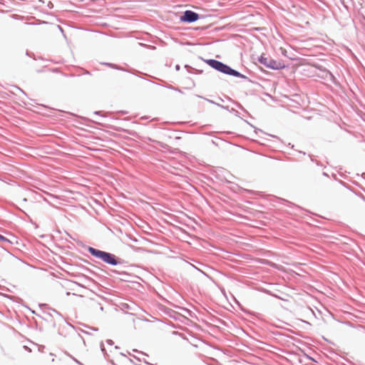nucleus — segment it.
Listing matches in <instances>:
<instances>
[{
    "mask_svg": "<svg viewBox=\"0 0 365 365\" xmlns=\"http://www.w3.org/2000/svg\"><path fill=\"white\" fill-rule=\"evenodd\" d=\"M86 250L91 256L110 266L115 267L128 264L127 261L111 252L98 250L91 246H88Z\"/></svg>",
    "mask_w": 365,
    "mask_h": 365,
    "instance_id": "nucleus-1",
    "label": "nucleus"
},
{
    "mask_svg": "<svg viewBox=\"0 0 365 365\" xmlns=\"http://www.w3.org/2000/svg\"><path fill=\"white\" fill-rule=\"evenodd\" d=\"M205 62L209 66H210L212 68H213L215 71L220 72L223 74L246 79L249 82H252L245 75H244V74L241 73L240 72H239L238 71L231 68L229 65H227L222 61H220L218 60L213 59V58H209L207 60H205Z\"/></svg>",
    "mask_w": 365,
    "mask_h": 365,
    "instance_id": "nucleus-2",
    "label": "nucleus"
},
{
    "mask_svg": "<svg viewBox=\"0 0 365 365\" xmlns=\"http://www.w3.org/2000/svg\"><path fill=\"white\" fill-rule=\"evenodd\" d=\"M257 61L266 68L274 71H279L286 68L282 61H277L272 58H267L264 55L259 56Z\"/></svg>",
    "mask_w": 365,
    "mask_h": 365,
    "instance_id": "nucleus-3",
    "label": "nucleus"
},
{
    "mask_svg": "<svg viewBox=\"0 0 365 365\" xmlns=\"http://www.w3.org/2000/svg\"><path fill=\"white\" fill-rule=\"evenodd\" d=\"M203 18L204 16L202 15H200L195 11L186 10L180 16V21L183 23L192 24Z\"/></svg>",
    "mask_w": 365,
    "mask_h": 365,
    "instance_id": "nucleus-4",
    "label": "nucleus"
},
{
    "mask_svg": "<svg viewBox=\"0 0 365 365\" xmlns=\"http://www.w3.org/2000/svg\"><path fill=\"white\" fill-rule=\"evenodd\" d=\"M101 64L102 65H104V66H106L109 68H111L113 69H115V70H118V71H124V72H128V73H130L133 75H135L139 78H142L141 76H138L137 74V73H139V71H135V70H133V71H128L117 64H115V63H109V62H101Z\"/></svg>",
    "mask_w": 365,
    "mask_h": 365,
    "instance_id": "nucleus-5",
    "label": "nucleus"
},
{
    "mask_svg": "<svg viewBox=\"0 0 365 365\" xmlns=\"http://www.w3.org/2000/svg\"><path fill=\"white\" fill-rule=\"evenodd\" d=\"M110 272L113 274H119V275L122 276L123 277L120 278L121 280L125 281V282L128 281L127 277H130V274L127 272H125V271L120 272V271H118L116 269H110Z\"/></svg>",
    "mask_w": 365,
    "mask_h": 365,
    "instance_id": "nucleus-6",
    "label": "nucleus"
},
{
    "mask_svg": "<svg viewBox=\"0 0 365 365\" xmlns=\"http://www.w3.org/2000/svg\"><path fill=\"white\" fill-rule=\"evenodd\" d=\"M0 242L3 244L1 247L5 250H7L6 245H10L12 244V242L9 239L4 237L1 234H0Z\"/></svg>",
    "mask_w": 365,
    "mask_h": 365,
    "instance_id": "nucleus-7",
    "label": "nucleus"
},
{
    "mask_svg": "<svg viewBox=\"0 0 365 365\" xmlns=\"http://www.w3.org/2000/svg\"><path fill=\"white\" fill-rule=\"evenodd\" d=\"M141 78H143V79H144L145 81H148V82H150V83H151L153 84L158 85V86H163V87L166 88H168L169 90H172V91L176 90L175 86H173L172 85H170V84H160V83H156L155 81H153L151 80H149V79H147V78H143V77Z\"/></svg>",
    "mask_w": 365,
    "mask_h": 365,
    "instance_id": "nucleus-8",
    "label": "nucleus"
},
{
    "mask_svg": "<svg viewBox=\"0 0 365 365\" xmlns=\"http://www.w3.org/2000/svg\"><path fill=\"white\" fill-rule=\"evenodd\" d=\"M39 307L41 308V309H49L50 311H51L52 312H53L54 314H56V315H58V317H62V314L58 312L57 310H56L55 309H53V308H51L48 307V304H39Z\"/></svg>",
    "mask_w": 365,
    "mask_h": 365,
    "instance_id": "nucleus-9",
    "label": "nucleus"
},
{
    "mask_svg": "<svg viewBox=\"0 0 365 365\" xmlns=\"http://www.w3.org/2000/svg\"><path fill=\"white\" fill-rule=\"evenodd\" d=\"M185 68H186L187 71L188 73H194L195 72V71H197L196 68H193V67H192V66H189L187 64H186L185 66Z\"/></svg>",
    "mask_w": 365,
    "mask_h": 365,
    "instance_id": "nucleus-10",
    "label": "nucleus"
},
{
    "mask_svg": "<svg viewBox=\"0 0 365 365\" xmlns=\"http://www.w3.org/2000/svg\"><path fill=\"white\" fill-rule=\"evenodd\" d=\"M100 347H101V350L103 352V354H104L105 357L108 356V354H107L106 349L104 346L103 341L101 342Z\"/></svg>",
    "mask_w": 365,
    "mask_h": 365,
    "instance_id": "nucleus-11",
    "label": "nucleus"
},
{
    "mask_svg": "<svg viewBox=\"0 0 365 365\" xmlns=\"http://www.w3.org/2000/svg\"><path fill=\"white\" fill-rule=\"evenodd\" d=\"M338 181L344 187H346V189L349 190L350 191H353V190L351 188V187L349 186L345 182H344V181H342L341 180H339Z\"/></svg>",
    "mask_w": 365,
    "mask_h": 365,
    "instance_id": "nucleus-12",
    "label": "nucleus"
},
{
    "mask_svg": "<svg viewBox=\"0 0 365 365\" xmlns=\"http://www.w3.org/2000/svg\"><path fill=\"white\" fill-rule=\"evenodd\" d=\"M289 206L290 207H294L295 210H303V209H302L301 207H299V206H298V205H295V204H294V203L289 202ZM304 211H305V210H304Z\"/></svg>",
    "mask_w": 365,
    "mask_h": 365,
    "instance_id": "nucleus-13",
    "label": "nucleus"
},
{
    "mask_svg": "<svg viewBox=\"0 0 365 365\" xmlns=\"http://www.w3.org/2000/svg\"><path fill=\"white\" fill-rule=\"evenodd\" d=\"M356 195H357L358 197H359L361 200H363L364 201H365V196L359 192H356L354 190L352 191Z\"/></svg>",
    "mask_w": 365,
    "mask_h": 365,
    "instance_id": "nucleus-14",
    "label": "nucleus"
},
{
    "mask_svg": "<svg viewBox=\"0 0 365 365\" xmlns=\"http://www.w3.org/2000/svg\"><path fill=\"white\" fill-rule=\"evenodd\" d=\"M196 96H197V98H202V99H204V100L207 101V102H209L210 103L215 104V103H216L215 101H212V100H210V99H208V98H204V97H202V96H200V95H196Z\"/></svg>",
    "mask_w": 365,
    "mask_h": 365,
    "instance_id": "nucleus-15",
    "label": "nucleus"
},
{
    "mask_svg": "<svg viewBox=\"0 0 365 365\" xmlns=\"http://www.w3.org/2000/svg\"><path fill=\"white\" fill-rule=\"evenodd\" d=\"M308 155L310 158L312 162L315 163L317 165L322 166V164L319 161H317V160H314L311 155L309 154Z\"/></svg>",
    "mask_w": 365,
    "mask_h": 365,
    "instance_id": "nucleus-16",
    "label": "nucleus"
},
{
    "mask_svg": "<svg viewBox=\"0 0 365 365\" xmlns=\"http://www.w3.org/2000/svg\"><path fill=\"white\" fill-rule=\"evenodd\" d=\"M168 311L165 312L167 314H168L170 317H173L174 319H176L175 317L172 315V313H175V312L170 309H167Z\"/></svg>",
    "mask_w": 365,
    "mask_h": 365,
    "instance_id": "nucleus-17",
    "label": "nucleus"
},
{
    "mask_svg": "<svg viewBox=\"0 0 365 365\" xmlns=\"http://www.w3.org/2000/svg\"><path fill=\"white\" fill-rule=\"evenodd\" d=\"M230 112L234 113L236 116L240 117V113L235 108H231Z\"/></svg>",
    "mask_w": 365,
    "mask_h": 365,
    "instance_id": "nucleus-18",
    "label": "nucleus"
},
{
    "mask_svg": "<svg viewBox=\"0 0 365 365\" xmlns=\"http://www.w3.org/2000/svg\"><path fill=\"white\" fill-rule=\"evenodd\" d=\"M32 312H33L34 314H36L38 317H39L42 318V319H43V320H45V321H49V320H50V319L48 318V317H46V318H45V317H41L40 315L37 314L34 311H32Z\"/></svg>",
    "mask_w": 365,
    "mask_h": 365,
    "instance_id": "nucleus-19",
    "label": "nucleus"
},
{
    "mask_svg": "<svg viewBox=\"0 0 365 365\" xmlns=\"http://www.w3.org/2000/svg\"><path fill=\"white\" fill-rule=\"evenodd\" d=\"M32 312H33L34 314H36L38 317H39L42 318V319H43V320H45V321H49V320H50V319L48 318V317H46V318H45V317H41L40 315L37 314L34 311H32Z\"/></svg>",
    "mask_w": 365,
    "mask_h": 365,
    "instance_id": "nucleus-20",
    "label": "nucleus"
},
{
    "mask_svg": "<svg viewBox=\"0 0 365 365\" xmlns=\"http://www.w3.org/2000/svg\"><path fill=\"white\" fill-rule=\"evenodd\" d=\"M106 343H107L108 345H110V346H113V344H114V342H113V340H111V339H107V340H106Z\"/></svg>",
    "mask_w": 365,
    "mask_h": 365,
    "instance_id": "nucleus-21",
    "label": "nucleus"
},
{
    "mask_svg": "<svg viewBox=\"0 0 365 365\" xmlns=\"http://www.w3.org/2000/svg\"><path fill=\"white\" fill-rule=\"evenodd\" d=\"M73 360L78 364L79 365H84L83 364H82L81 361H79L78 359H76V358L74 357H72Z\"/></svg>",
    "mask_w": 365,
    "mask_h": 365,
    "instance_id": "nucleus-22",
    "label": "nucleus"
},
{
    "mask_svg": "<svg viewBox=\"0 0 365 365\" xmlns=\"http://www.w3.org/2000/svg\"><path fill=\"white\" fill-rule=\"evenodd\" d=\"M84 327H88V328H89V329H92L93 331H98V328H96V327H88V326H87V325H84Z\"/></svg>",
    "mask_w": 365,
    "mask_h": 365,
    "instance_id": "nucleus-23",
    "label": "nucleus"
},
{
    "mask_svg": "<svg viewBox=\"0 0 365 365\" xmlns=\"http://www.w3.org/2000/svg\"><path fill=\"white\" fill-rule=\"evenodd\" d=\"M258 132L263 133V131L261 129L255 128V133L257 134Z\"/></svg>",
    "mask_w": 365,
    "mask_h": 365,
    "instance_id": "nucleus-24",
    "label": "nucleus"
},
{
    "mask_svg": "<svg viewBox=\"0 0 365 365\" xmlns=\"http://www.w3.org/2000/svg\"><path fill=\"white\" fill-rule=\"evenodd\" d=\"M26 55L29 56V57H31V58L33 57V56H34V54L30 53L29 51H26Z\"/></svg>",
    "mask_w": 365,
    "mask_h": 365,
    "instance_id": "nucleus-25",
    "label": "nucleus"
},
{
    "mask_svg": "<svg viewBox=\"0 0 365 365\" xmlns=\"http://www.w3.org/2000/svg\"><path fill=\"white\" fill-rule=\"evenodd\" d=\"M16 88L19 89L24 95H25L26 96H27V94L22 90L18 86H15Z\"/></svg>",
    "mask_w": 365,
    "mask_h": 365,
    "instance_id": "nucleus-26",
    "label": "nucleus"
},
{
    "mask_svg": "<svg viewBox=\"0 0 365 365\" xmlns=\"http://www.w3.org/2000/svg\"><path fill=\"white\" fill-rule=\"evenodd\" d=\"M123 308L129 309L130 306L128 304H122Z\"/></svg>",
    "mask_w": 365,
    "mask_h": 365,
    "instance_id": "nucleus-27",
    "label": "nucleus"
},
{
    "mask_svg": "<svg viewBox=\"0 0 365 365\" xmlns=\"http://www.w3.org/2000/svg\"><path fill=\"white\" fill-rule=\"evenodd\" d=\"M175 89H177V90H175V91L179 92L180 93H183L182 91L180 88L175 87Z\"/></svg>",
    "mask_w": 365,
    "mask_h": 365,
    "instance_id": "nucleus-28",
    "label": "nucleus"
},
{
    "mask_svg": "<svg viewBox=\"0 0 365 365\" xmlns=\"http://www.w3.org/2000/svg\"><path fill=\"white\" fill-rule=\"evenodd\" d=\"M175 68L177 71L180 70V66L179 64L175 65Z\"/></svg>",
    "mask_w": 365,
    "mask_h": 365,
    "instance_id": "nucleus-29",
    "label": "nucleus"
},
{
    "mask_svg": "<svg viewBox=\"0 0 365 365\" xmlns=\"http://www.w3.org/2000/svg\"><path fill=\"white\" fill-rule=\"evenodd\" d=\"M327 73L330 76L331 78H335V77L334 76V75L329 71H327Z\"/></svg>",
    "mask_w": 365,
    "mask_h": 365,
    "instance_id": "nucleus-30",
    "label": "nucleus"
},
{
    "mask_svg": "<svg viewBox=\"0 0 365 365\" xmlns=\"http://www.w3.org/2000/svg\"><path fill=\"white\" fill-rule=\"evenodd\" d=\"M44 313H45L46 315H48V317L49 318H52V317H53V315H52V314H51V313H50V312H44Z\"/></svg>",
    "mask_w": 365,
    "mask_h": 365,
    "instance_id": "nucleus-31",
    "label": "nucleus"
},
{
    "mask_svg": "<svg viewBox=\"0 0 365 365\" xmlns=\"http://www.w3.org/2000/svg\"><path fill=\"white\" fill-rule=\"evenodd\" d=\"M173 334H175V335H177V334H178V335H180V336H182V334H180V333H179V332H178V331H173Z\"/></svg>",
    "mask_w": 365,
    "mask_h": 365,
    "instance_id": "nucleus-32",
    "label": "nucleus"
},
{
    "mask_svg": "<svg viewBox=\"0 0 365 365\" xmlns=\"http://www.w3.org/2000/svg\"><path fill=\"white\" fill-rule=\"evenodd\" d=\"M222 109H225V110H228L229 112H230V109L229 108V106H222Z\"/></svg>",
    "mask_w": 365,
    "mask_h": 365,
    "instance_id": "nucleus-33",
    "label": "nucleus"
},
{
    "mask_svg": "<svg viewBox=\"0 0 365 365\" xmlns=\"http://www.w3.org/2000/svg\"><path fill=\"white\" fill-rule=\"evenodd\" d=\"M101 113V111H95L93 113L94 115H98L103 116Z\"/></svg>",
    "mask_w": 365,
    "mask_h": 365,
    "instance_id": "nucleus-34",
    "label": "nucleus"
},
{
    "mask_svg": "<svg viewBox=\"0 0 365 365\" xmlns=\"http://www.w3.org/2000/svg\"><path fill=\"white\" fill-rule=\"evenodd\" d=\"M195 73H197V74H200V73H202V70H197V71H195Z\"/></svg>",
    "mask_w": 365,
    "mask_h": 365,
    "instance_id": "nucleus-35",
    "label": "nucleus"
},
{
    "mask_svg": "<svg viewBox=\"0 0 365 365\" xmlns=\"http://www.w3.org/2000/svg\"><path fill=\"white\" fill-rule=\"evenodd\" d=\"M297 152H298L299 153H301V154L304 155H307V153H306L305 152L302 151V150H297Z\"/></svg>",
    "mask_w": 365,
    "mask_h": 365,
    "instance_id": "nucleus-36",
    "label": "nucleus"
},
{
    "mask_svg": "<svg viewBox=\"0 0 365 365\" xmlns=\"http://www.w3.org/2000/svg\"><path fill=\"white\" fill-rule=\"evenodd\" d=\"M58 29L61 31V33L63 34V29L61 26H58Z\"/></svg>",
    "mask_w": 365,
    "mask_h": 365,
    "instance_id": "nucleus-37",
    "label": "nucleus"
},
{
    "mask_svg": "<svg viewBox=\"0 0 365 365\" xmlns=\"http://www.w3.org/2000/svg\"><path fill=\"white\" fill-rule=\"evenodd\" d=\"M84 74H86V75H91V72L90 71H86L84 73Z\"/></svg>",
    "mask_w": 365,
    "mask_h": 365,
    "instance_id": "nucleus-38",
    "label": "nucleus"
},
{
    "mask_svg": "<svg viewBox=\"0 0 365 365\" xmlns=\"http://www.w3.org/2000/svg\"><path fill=\"white\" fill-rule=\"evenodd\" d=\"M215 105L218 107H220L222 108V106H223L222 105L220 104V103H216Z\"/></svg>",
    "mask_w": 365,
    "mask_h": 365,
    "instance_id": "nucleus-39",
    "label": "nucleus"
},
{
    "mask_svg": "<svg viewBox=\"0 0 365 365\" xmlns=\"http://www.w3.org/2000/svg\"><path fill=\"white\" fill-rule=\"evenodd\" d=\"M322 175H323L324 176L329 177V175H328L327 173H325V172H324V173H322Z\"/></svg>",
    "mask_w": 365,
    "mask_h": 365,
    "instance_id": "nucleus-40",
    "label": "nucleus"
},
{
    "mask_svg": "<svg viewBox=\"0 0 365 365\" xmlns=\"http://www.w3.org/2000/svg\"><path fill=\"white\" fill-rule=\"evenodd\" d=\"M67 324L68 326H70L71 327H72L73 329H75V327L73 325H71L70 323L67 322Z\"/></svg>",
    "mask_w": 365,
    "mask_h": 365,
    "instance_id": "nucleus-41",
    "label": "nucleus"
},
{
    "mask_svg": "<svg viewBox=\"0 0 365 365\" xmlns=\"http://www.w3.org/2000/svg\"><path fill=\"white\" fill-rule=\"evenodd\" d=\"M287 160H289V161H295L294 159L291 158H288Z\"/></svg>",
    "mask_w": 365,
    "mask_h": 365,
    "instance_id": "nucleus-42",
    "label": "nucleus"
},
{
    "mask_svg": "<svg viewBox=\"0 0 365 365\" xmlns=\"http://www.w3.org/2000/svg\"><path fill=\"white\" fill-rule=\"evenodd\" d=\"M289 145L291 147L292 149H294V145H292L291 143H289Z\"/></svg>",
    "mask_w": 365,
    "mask_h": 365,
    "instance_id": "nucleus-43",
    "label": "nucleus"
},
{
    "mask_svg": "<svg viewBox=\"0 0 365 365\" xmlns=\"http://www.w3.org/2000/svg\"><path fill=\"white\" fill-rule=\"evenodd\" d=\"M286 53H287V51H286V50H284V51H282V54H283L284 56H286Z\"/></svg>",
    "mask_w": 365,
    "mask_h": 365,
    "instance_id": "nucleus-44",
    "label": "nucleus"
},
{
    "mask_svg": "<svg viewBox=\"0 0 365 365\" xmlns=\"http://www.w3.org/2000/svg\"><path fill=\"white\" fill-rule=\"evenodd\" d=\"M66 233L69 237L72 238L71 235L68 232H66Z\"/></svg>",
    "mask_w": 365,
    "mask_h": 365,
    "instance_id": "nucleus-45",
    "label": "nucleus"
},
{
    "mask_svg": "<svg viewBox=\"0 0 365 365\" xmlns=\"http://www.w3.org/2000/svg\"><path fill=\"white\" fill-rule=\"evenodd\" d=\"M142 118H143V119H148V116H143Z\"/></svg>",
    "mask_w": 365,
    "mask_h": 365,
    "instance_id": "nucleus-46",
    "label": "nucleus"
},
{
    "mask_svg": "<svg viewBox=\"0 0 365 365\" xmlns=\"http://www.w3.org/2000/svg\"><path fill=\"white\" fill-rule=\"evenodd\" d=\"M361 176L364 178V179L365 180V173H364Z\"/></svg>",
    "mask_w": 365,
    "mask_h": 365,
    "instance_id": "nucleus-47",
    "label": "nucleus"
},
{
    "mask_svg": "<svg viewBox=\"0 0 365 365\" xmlns=\"http://www.w3.org/2000/svg\"><path fill=\"white\" fill-rule=\"evenodd\" d=\"M79 331H80L81 332H83V333H84V331H85L84 330H83V329H79Z\"/></svg>",
    "mask_w": 365,
    "mask_h": 365,
    "instance_id": "nucleus-48",
    "label": "nucleus"
},
{
    "mask_svg": "<svg viewBox=\"0 0 365 365\" xmlns=\"http://www.w3.org/2000/svg\"><path fill=\"white\" fill-rule=\"evenodd\" d=\"M84 334H90L89 331H84Z\"/></svg>",
    "mask_w": 365,
    "mask_h": 365,
    "instance_id": "nucleus-49",
    "label": "nucleus"
},
{
    "mask_svg": "<svg viewBox=\"0 0 365 365\" xmlns=\"http://www.w3.org/2000/svg\"><path fill=\"white\" fill-rule=\"evenodd\" d=\"M237 106H238V107H239L240 108H242V106H241V105H240L239 103H237Z\"/></svg>",
    "mask_w": 365,
    "mask_h": 365,
    "instance_id": "nucleus-50",
    "label": "nucleus"
},
{
    "mask_svg": "<svg viewBox=\"0 0 365 365\" xmlns=\"http://www.w3.org/2000/svg\"><path fill=\"white\" fill-rule=\"evenodd\" d=\"M78 336L81 339H83V338H82V336H81V334H78Z\"/></svg>",
    "mask_w": 365,
    "mask_h": 365,
    "instance_id": "nucleus-51",
    "label": "nucleus"
},
{
    "mask_svg": "<svg viewBox=\"0 0 365 365\" xmlns=\"http://www.w3.org/2000/svg\"><path fill=\"white\" fill-rule=\"evenodd\" d=\"M53 326L55 327H56V323L55 322H53Z\"/></svg>",
    "mask_w": 365,
    "mask_h": 365,
    "instance_id": "nucleus-52",
    "label": "nucleus"
},
{
    "mask_svg": "<svg viewBox=\"0 0 365 365\" xmlns=\"http://www.w3.org/2000/svg\"><path fill=\"white\" fill-rule=\"evenodd\" d=\"M309 359L310 360H312V361H314V360L313 359V358H312V357H309Z\"/></svg>",
    "mask_w": 365,
    "mask_h": 365,
    "instance_id": "nucleus-53",
    "label": "nucleus"
},
{
    "mask_svg": "<svg viewBox=\"0 0 365 365\" xmlns=\"http://www.w3.org/2000/svg\"><path fill=\"white\" fill-rule=\"evenodd\" d=\"M38 351H43L42 348H39Z\"/></svg>",
    "mask_w": 365,
    "mask_h": 365,
    "instance_id": "nucleus-54",
    "label": "nucleus"
},
{
    "mask_svg": "<svg viewBox=\"0 0 365 365\" xmlns=\"http://www.w3.org/2000/svg\"><path fill=\"white\" fill-rule=\"evenodd\" d=\"M38 351H43L42 348H39Z\"/></svg>",
    "mask_w": 365,
    "mask_h": 365,
    "instance_id": "nucleus-55",
    "label": "nucleus"
},
{
    "mask_svg": "<svg viewBox=\"0 0 365 365\" xmlns=\"http://www.w3.org/2000/svg\"><path fill=\"white\" fill-rule=\"evenodd\" d=\"M114 348L115 349H119V347L118 346H115Z\"/></svg>",
    "mask_w": 365,
    "mask_h": 365,
    "instance_id": "nucleus-56",
    "label": "nucleus"
},
{
    "mask_svg": "<svg viewBox=\"0 0 365 365\" xmlns=\"http://www.w3.org/2000/svg\"><path fill=\"white\" fill-rule=\"evenodd\" d=\"M219 99L221 101H224L223 99H222L221 98H219Z\"/></svg>",
    "mask_w": 365,
    "mask_h": 365,
    "instance_id": "nucleus-57",
    "label": "nucleus"
},
{
    "mask_svg": "<svg viewBox=\"0 0 365 365\" xmlns=\"http://www.w3.org/2000/svg\"><path fill=\"white\" fill-rule=\"evenodd\" d=\"M271 136H272V138H277L275 135H271Z\"/></svg>",
    "mask_w": 365,
    "mask_h": 365,
    "instance_id": "nucleus-58",
    "label": "nucleus"
},
{
    "mask_svg": "<svg viewBox=\"0 0 365 365\" xmlns=\"http://www.w3.org/2000/svg\"><path fill=\"white\" fill-rule=\"evenodd\" d=\"M364 191H365V190H364Z\"/></svg>",
    "mask_w": 365,
    "mask_h": 365,
    "instance_id": "nucleus-59",
    "label": "nucleus"
}]
</instances>
